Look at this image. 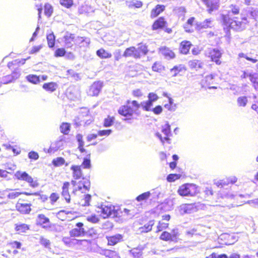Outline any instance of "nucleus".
<instances>
[{"label":"nucleus","mask_w":258,"mask_h":258,"mask_svg":"<svg viewBox=\"0 0 258 258\" xmlns=\"http://www.w3.org/2000/svg\"><path fill=\"white\" fill-rule=\"evenodd\" d=\"M159 52H160L161 55L167 59H172L176 57V54H175L173 51L166 46L161 47L159 48Z\"/></svg>","instance_id":"obj_27"},{"label":"nucleus","mask_w":258,"mask_h":258,"mask_svg":"<svg viewBox=\"0 0 258 258\" xmlns=\"http://www.w3.org/2000/svg\"><path fill=\"white\" fill-rule=\"evenodd\" d=\"M52 13V6L48 4H45L44 6V14L47 17H50Z\"/></svg>","instance_id":"obj_58"},{"label":"nucleus","mask_w":258,"mask_h":258,"mask_svg":"<svg viewBox=\"0 0 258 258\" xmlns=\"http://www.w3.org/2000/svg\"><path fill=\"white\" fill-rule=\"evenodd\" d=\"M27 81L33 84H36L40 82L39 76L36 75H29L26 77Z\"/></svg>","instance_id":"obj_43"},{"label":"nucleus","mask_w":258,"mask_h":258,"mask_svg":"<svg viewBox=\"0 0 258 258\" xmlns=\"http://www.w3.org/2000/svg\"><path fill=\"white\" fill-rule=\"evenodd\" d=\"M59 3L63 7L69 9L73 6V0H59Z\"/></svg>","instance_id":"obj_49"},{"label":"nucleus","mask_w":258,"mask_h":258,"mask_svg":"<svg viewBox=\"0 0 258 258\" xmlns=\"http://www.w3.org/2000/svg\"><path fill=\"white\" fill-rule=\"evenodd\" d=\"M203 4L206 6L207 12L209 14L218 11L219 9V2L218 0H201Z\"/></svg>","instance_id":"obj_16"},{"label":"nucleus","mask_w":258,"mask_h":258,"mask_svg":"<svg viewBox=\"0 0 258 258\" xmlns=\"http://www.w3.org/2000/svg\"><path fill=\"white\" fill-rule=\"evenodd\" d=\"M75 228L70 230L69 232V236H64L62 238V242L64 245L68 247L75 246L78 245L80 246L83 242H88L87 239H77L76 238L83 237L86 234V230L83 227V223L79 222L76 224Z\"/></svg>","instance_id":"obj_1"},{"label":"nucleus","mask_w":258,"mask_h":258,"mask_svg":"<svg viewBox=\"0 0 258 258\" xmlns=\"http://www.w3.org/2000/svg\"><path fill=\"white\" fill-rule=\"evenodd\" d=\"M171 217L169 214L162 216V219L158 222L157 226H156V231L155 232H161L168 228L169 226L170 219Z\"/></svg>","instance_id":"obj_15"},{"label":"nucleus","mask_w":258,"mask_h":258,"mask_svg":"<svg viewBox=\"0 0 258 258\" xmlns=\"http://www.w3.org/2000/svg\"><path fill=\"white\" fill-rule=\"evenodd\" d=\"M188 67H189L190 69L198 71V70L203 69L204 68V62L200 59H191L188 61Z\"/></svg>","instance_id":"obj_26"},{"label":"nucleus","mask_w":258,"mask_h":258,"mask_svg":"<svg viewBox=\"0 0 258 258\" xmlns=\"http://www.w3.org/2000/svg\"><path fill=\"white\" fill-rule=\"evenodd\" d=\"M83 43H85L86 45L89 44L88 39L84 37H77V44H78L79 46L82 47Z\"/></svg>","instance_id":"obj_55"},{"label":"nucleus","mask_w":258,"mask_h":258,"mask_svg":"<svg viewBox=\"0 0 258 258\" xmlns=\"http://www.w3.org/2000/svg\"><path fill=\"white\" fill-rule=\"evenodd\" d=\"M125 5L130 10H135L142 8L143 3L141 0H130L125 2Z\"/></svg>","instance_id":"obj_29"},{"label":"nucleus","mask_w":258,"mask_h":258,"mask_svg":"<svg viewBox=\"0 0 258 258\" xmlns=\"http://www.w3.org/2000/svg\"><path fill=\"white\" fill-rule=\"evenodd\" d=\"M179 211L181 214H190L197 211V206L196 203H185L180 205Z\"/></svg>","instance_id":"obj_20"},{"label":"nucleus","mask_w":258,"mask_h":258,"mask_svg":"<svg viewBox=\"0 0 258 258\" xmlns=\"http://www.w3.org/2000/svg\"><path fill=\"white\" fill-rule=\"evenodd\" d=\"M195 17H190L189 19H187L185 24L184 25V29L187 33H191L193 32V29L192 27L194 24Z\"/></svg>","instance_id":"obj_34"},{"label":"nucleus","mask_w":258,"mask_h":258,"mask_svg":"<svg viewBox=\"0 0 258 258\" xmlns=\"http://www.w3.org/2000/svg\"><path fill=\"white\" fill-rule=\"evenodd\" d=\"M38 153L36 152L31 151L28 153V158L31 160H36L38 159Z\"/></svg>","instance_id":"obj_63"},{"label":"nucleus","mask_w":258,"mask_h":258,"mask_svg":"<svg viewBox=\"0 0 258 258\" xmlns=\"http://www.w3.org/2000/svg\"><path fill=\"white\" fill-rule=\"evenodd\" d=\"M86 220L88 222L93 223L96 224L100 221V218L98 215L94 213L90 216H89L86 218Z\"/></svg>","instance_id":"obj_46"},{"label":"nucleus","mask_w":258,"mask_h":258,"mask_svg":"<svg viewBox=\"0 0 258 258\" xmlns=\"http://www.w3.org/2000/svg\"><path fill=\"white\" fill-rule=\"evenodd\" d=\"M132 254H133V257L134 258H143L142 256L143 253H142L141 250L138 248H133V249L132 250Z\"/></svg>","instance_id":"obj_57"},{"label":"nucleus","mask_w":258,"mask_h":258,"mask_svg":"<svg viewBox=\"0 0 258 258\" xmlns=\"http://www.w3.org/2000/svg\"><path fill=\"white\" fill-rule=\"evenodd\" d=\"M42 89L47 92H53L57 89V84L55 82L45 83L42 85Z\"/></svg>","instance_id":"obj_31"},{"label":"nucleus","mask_w":258,"mask_h":258,"mask_svg":"<svg viewBox=\"0 0 258 258\" xmlns=\"http://www.w3.org/2000/svg\"><path fill=\"white\" fill-rule=\"evenodd\" d=\"M150 196V191L145 192L137 196V198H136V200L138 202L145 201L148 199Z\"/></svg>","instance_id":"obj_47"},{"label":"nucleus","mask_w":258,"mask_h":258,"mask_svg":"<svg viewBox=\"0 0 258 258\" xmlns=\"http://www.w3.org/2000/svg\"><path fill=\"white\" fill-rule=\"evenodd\" d=\"M154 225V220H151L147 223L144 224V225L140 227L139 228V230L141 233H147L149 231H151L152 230V227Z\"/></svg>","instance_id":"obj_32"},{"label":"nucleus","mask_w":258,"mask_h":258,"mask_svg":"<svg viewBox=\"0 0 258 258\" xmlns=\"http://www.w3.org/2000/svg\"><path fill=\"white\" fill-rule=\"evenodd\" d=\"M112 133V130L111 129L99 130L98 131L97 135L99 136H108Z\"/></svg>","instance_id":"obj_61"},{"label":"nucleus","mask_w":258,"mask_h":258,"mask_svg":"<svg viewBox=\"0 0 258 258\" xmlns=\"http://www.w3.org/2000/svg\"><path fill=\"white\" fill-rule=\"evenodd\" d=\"M179 174H169L166 177V180L169 182L175 181L180 178Z\"/></svg>","instance_id":"obj_51"},{"label":"nucleus","mask_w":258,"mask_h":258,"mask_svg":"<svg viewBox=\"0 0 258 258\" xmlns=\"http://www.w3.org/2000/svg\"><path fill=\"white\" fill-rule=\"evenodd\" d=\"M148 46L143 42L137 44V47L131 46L124 50L123 56L124 57H133L135 59H140L142 56L148 53Z\"/></svg>","instance_id":"obj_3"},{"label":"nucleus","mask_w":258,"mask_h":258,"mask_svg":"<svg viewBox=\"0 0 258 258\" xmlns=\"http://www.w3.org/2000/svg\"><path fill=\"white\" fill-rule=\"evenodd\" d=\"M70 170L72 171V176L74 179V180L86 179V176L83 173L81 166L73 165L70 167Z\"/></svg>","instance_id":"obj_17"},{"label":"nucleus","mask_w":258,"mask_h":258,"mask_svg":"<svg viewBox=\"0 0 258 258\" xmlns=\"http://www.w3.org/2000/svg\"><path fill=\"white\" fill-rule=\"evenodd\" d=\"M247 101L246 98L244 96L239 97L237 99V103H238L239 106H245Z\"/></svg>","instance_id":"obj_64"},{"label":"nucleus","mask_w":258,"mask_h":258,"mask_svg":"<svg viewBox=\"0 0 258 258\" xmlns=\"http://www.w3.org/2000/svg\"><path fill=\"white\" fill-rule=\"evenodd\" d=\"M32 204L26 198L21 197L15 205L16 211L20 214L27 215L31 212Z\"/></svg>","instance_id":"obj_7"},{"label":"nucleus","mask_w":258,"mask_h":258,"mask_svg":"<svg viewBox=\"0 0 258 258\" xmlns=\"http://www.w3.org/2000/svg\"><path fill=\"white\" fill-rule=\"evenodd\" d=\"M165 11V6L161 4H157L151 11H150V18L151 19L157 18L160 15Z\"/></svg>","instance_id":"obj_21"},{"label":"nucleus","mask_w":258,"mask_h":258,"mask_svg":"<svg viewBox=\"0 0 258 258\" xmlns=\"http://www.w3.org/2000/svg\"><path fill=\"white\" fill-rule=\"evenodd\" d=\"M36 225L45 230H49L53 227V224L44 214H38L37 215Z\"/></svg>","instance_id":"obj_10"},{"label":"nucleus","mask_w":258,"mask_h":258,"mask_svg":"<svg viewBox=\"0 0 258 258\" xmlns=\"http://www.w3.org/2000/svg\"><path fill=\"white\" fill-rule=\"evenodd\" d=\"M70 123L66 122L61 123L60 125V132L64 135H68L70 132Z\"/></svg>","instance_id":"obj_37"},{"label":"nucleus","mask_w":258,"mask_h":258,"mask_svg":"<svg viewBox=\"0 0 258 258\" xmlns=\"http://www.w3.org/2000/svg\"><path fill=\"white\" fill-rule=\"evenodd\" d=\"M64 159L61 157H58L52 160V164L54 167H59L64 164Z\"/></svg>","instance_id":"obj_45"},{"label":"nucleus","mask_w":258,"mask_h":258,"mask_svg":"<svg viewBox=\"0 0 258 258\" xmlns=\"http://www.w3.org/2000/svg\"><path fill=\"white\" fill-rule=\"evenodd\" d=\"M191 42L187 40H183L179 44V52L183 55H187L189 53Z\"/></svg>","instance_id":"obj_28"},{"label":"nucleus","mask_w":258,"mask_h":258,"mask_svg":"<svg viewBox=\"0 0 258 258\" xmlns=\"http://www.w3.org/2000/svg\"><path fill=\"white\" fill-rule=\"evenodd\" d=\"M16 178L18 180L24 181L29 184V186L32 188H36L38 186V182L37 180L34 179L26 172L18 171L15 174Z\"/></svg>","instance_id":"obj_9"},{"label":"nucleus","mask_w":258,"mask_h":258,"mask_svg":"<svg viewBox=\"0 0 258 258\" xmlns=\"http://www.w3.org/2000/svg\"><path fill=\"white\" fill-rule=\"evenodd\" d=\"M39 243H40L41 245L43 247L45 248H49L50 241L48 239L41 236L40 237V239H39Z\"/></svg>","instance_id":"obj_56"},{"label":"nucleus","mask_w":258,"mask_h":258,"mask_svg":"<svg viewBox=\"0 0 258 258\" xmlns=\"http://www.w3.org/2000/svg\"><path fill=\"white\" fill-rule=\"evenodd\" d=\"M152 71L155 72L161 73L163 71L165 70V67L159 61H155L152 65Z\"/></svg>","instance_id":"obj_41"},{"label":"nucleus","mask_w":258,"mask_h":258,"mask_svg":"<svg viewBox=\"0 0 258 258\" xmlns=\"http://www.w3.org/2000/svg\"><path fill=\"white\" fill-rule=\"evenodd\" d=\"M151 30L152 31L163 30L168 34H171L172 32V28L168 27V22L163 16L159 17L154 21L153 23L151 24Z\"/></svg>","instance_id":"obj_8"},{"label":"nucleus","mask_w":258,"mask_h":258,"mask_svg":"<svg viewBox=\"0 0 258 258\" xmlns=\"http://www.w3.org/2000/svg\"><path fill=\"white\" fill-rule=\"evenodd\" d=\"M161 132H162V134L156 133V136L162 141V144H164L166 142L169 144V136L171 135L169 125L168 124H165L164 125H162Z\"/></svg>","instance_id":"obj_14"},{"label":"nucleus","mask_w":258,"mask_h":258,"mask_svg":"<svg viewBox=\"0 0 258 258\" xmlns=\"http://www.w3.org/2000/svg\"><path fill=\"white\" fill-rule=\"evenodd\" d=\"M81 168L83 169H89L91 167V164H90V160L89 158H85L83 160Z\"/></svg>","instance_id":"obj_54"},{"label":"nucleus","mask_w":258,"mask_h":258,"mask_svg":"<svg viewBox=\"0 0 258 258\" xmlns=\"http://www.w3.org/2000/svg\"><path fill=\"white\" fill-rule=\"evenodd\" d=\"M75 186L76 185V181L75 180H72L71 182L64 181L61 186V192L60 195L64 198V201L66 203L70 204L71 203V195L69 192V190L71 188V185Z\"/></svg>","instance_id":"obj_12"},{"label":"nucleus","mask_w":258,"mask_h":258,"mask_svg":"<svg viewBox=\"0 0 258 258\" xmlns=\"http://www.w3.org/2000/svg\"><path fill=\"white\" fill-rule=\"evenodd\" d=\"M95 212L100 215L102 219H108L109 218H116L118 216V210L115 209L114 206L110 204H101L97 207Z\"/></svg>","instance_id":"obj_5"},{"label":"nucleus","mask_w":258,"mask_h":258,"mask_svg":"<svg viewBox=\"0 0 258 258\" xmlns=\"http://www.w3.org/2000/svg\"><path fill=\"white\" fill-rule=\"evenodd\" d=\"M101 87H102V86L99 81L94 82L90 86L89 88L87 91L88 96L89 97H96L98 96L101 91Z\"/></svg>","instance_id":"obj_18"},{"label":"nucleus","mask_w":258,"mask_h":258,"mask_svg":"<svg viewBox=\"0 0 258 258\" xmlns=\"http://www.w3.org/2000/svg\"><path fill=\"white\" fill-rule=\"evenodd\" d=\"M208 57L216 64L221 65V61L220 59L221 57V52L219 50L215 48L210 50L208 52Z\"/></svg>","instance_id":"obj_19"},{"label":"nucleus","mask_w":258,"mask_h":258,"mask_svg":"<svg viewBox=\"0 0 258 258\" xmlns=\"http://www.w3.org/2000/svg\"><path fill=\"white\" fill-rule=\"evenodd\" d=\"M63 42H64V44L66 48H72L75 42H76L74 34H66L63 37Z\"/></svg>","instance_id":"obj_30"},{"label":"nucleus","mask_w":258,"mask_h":258,"mask_svg":"<svg viewBox=\"0 0 258 258\" xmlns=\"http://www.w3.org/2000/svg\"><path fill=\"white\" fill-rule=\"evenodd\" d=\"M49 201H50V204H51V205H54V204L56 203L59 199V194L52 192L50 195H49Z\"/></svg>","instance_id":"obj_50"},{"label":"nucleus","mask_w":258,"mask_h":258,"mask_svg":"<svg viewBox=\"0 0 258 258\" xmlns=\"http://www.w3.org/2000/svg\"><path fill=\"white\" fill-rule=\"evenodd\" d=\"M237 181V178L235 177L234 176H231L228 178H226V181H223V183L222 182H218L217 183V185L218 186H223L225 185H228L229 184H234Z\"/></svg>","instance_id":"obj_39"},{"label":"nucleus","mask_w":258,"mask_h":258,"mask_svg":"<svg viewBox=\"0 0 258 258\" xmlns=\"http://www.w3.org/2000/svg\"><path fill=\"white\" fill-rule=\"evenodd\" d=\"M141 104L136 100H127L125 104L121 106L117 110V113L120 116L125 118L124 120H130L133 118V115H139V109Z\"/></svg>","instance_id":"obj_2"},{"label":"nucleus","mask_w":258,"mask_h":258,"mask_svg":"<svg viewBox=\"0 0 258 258\" xmlns=\"http://www.w3.org/2000/svg\"><path fill=\"white\" fill-rule=\"evenodd\" d=\"M179 233L175 229L171 230L169 232L166 231H162L160 236H159V239L165 242H169L176 243L179 240Z\"/></svg>","instance_id":"obj_11"},{"label":"nucleus","mask_w":258,"mask_h":258,"mask_svg":"<svg viewBox=\"0 0 258 258\" xmlns=\"http://www.w3.org/2000/svg\"><path fill=\"white\" fill-rule=\"evenodd\" d=\"M24 195L26 196H33L38 197V199H39V200H40L41 202L42 203H45L48 200V197H47L46 195L41 194L38 191L31 193H24Z\"/></svg>","instance_id":"obj_36"},{"label":"nucleus","mask_w":258,"mask_h":258,"mask_svg":"<svg viewBox=\"0 0 258 258\" xmlns=\"http://www.w3.org/2000/svg\"><path fill=\"white\" fill-rule=\"evenodd\" d=\"M97 56L101 59H106L112 57V54L103 48H100L96 51Z\"/></svg>","instance_id":"obj_35"},{"label":"nucleus","mask_w":258,"mask_h":258,"mask_svg":"<svg viewBox=\"0 0 258 258\" xmlns=\"http://www.w3.org/2000/svg\"><path fill=\"white\" fill-rule=\"evenodd\" d=\"M249 80L252 83L254 88H256L258 87V75L257 73H250Z\"/></svg>","instance_id":"obj_42"},{"label":"nucleus","mask_w":258,"mask_h":258,"mask_svg":"<svg viewBox=\"0 0 258 258\" xmlns=\"http://www.w3.org/2000/svg\"><path fill=\"white\" fill-rule=\"evenodd\" d=\"M114 121H115V117L113 116L108 115L104 118L103 127H108L113 125Z\"/></svg>","instance_id":"obj_38"},{"label":"nucleus","mask_w":258,"mask_h":258,"mask_svg":"<svg viewBox=\"0 0 258 258\" xmlns=\"http://www.w3.org/2000/svg\"><path fill=\"white\" fill-rule=\"evenodd\" d=\"M132 95L134 98H141L143 96V93L141 89L137 88L132 91Z\"/></svg>","instance_id":"obj_52"},{"label":"nucleus","mask_w":258,"mask_h":258,"mask_svg":"<svg viewBox=\"0 0 258 258\" xmlns=\"http://www.w3.org/2000/svg\"><path fill=\"white\" fill-rule=\"evenodd\" d=\"M16 78V77H15L12 75H8L3 78V81L1 83L3 84H7L9 83H12Z\"/></svg>","instance_id":"obj_53"},{"label":"nucleus","mask_w":258,"mask_h":258,"mask_svg":"<svg viewBox=\"0 0 258 258\" xmlns=\"http://www.w3.org/2000/svg\"><path fill=\"white\" fill-rule=\"evenodd\" d=\"M22 244L18 241H11L6 246V251L10 254H16L18 253L17 249H20Z\"/></svg>","instance_id":"obj_22"},{"label":"nucleus","mask_w":258,"mask_h":258,"mask_svg":"<svg viewBox=\"0 0 258 258\" xmlns=\"http://www.w3.org/2000/svg\"><path fill=\"white\" fill-rule=\"evenodd\" d=\"M102 255L106 258H119L118 253L113 250L104 249L102 250Z\"/></svg>","instance_id":"obj_33"},{"label":"nucleus","mask_w":258,"mask_h":258,"mask_svg":"<svg viewBox=\"0 0 258 258\" xmlns=\"http://www.w3.org/2000/svg\"><path fill=\"white\" fill-rule=\"evenodd\" d=\"M153 101H146L145 102H143L141 104H144V105H142L143 109L146 111H149L150 110V108L152 106V103Z\"/></svg>","instance_id":"obj_59"},{"label":"nucleus","mask_w":258,"mask_h":258,"mask_svg":"<svg viewBox=\"0 0 258 258\" xmlns=\"http://www.w3.org/2000/svg\"><path fill=\"white\" fill-rule=\"evenodd\" d=\"M46 40H47L48 47L53 48L55 45V36L52 32L46 35Z\"/></svg>","instance_id":"obj_40"},{"label":"nucleus","mask_w":258,"mask_h":258,"mask_svg":"<svg viewBox=\"0 0 258 258\" xmlns=\"http://www.w3.org/2000/svg\"><path fill=\"white\" fill-rule=\"evenodd\" d=\"M24 193H30L27 191H23V192H18V191H15L14 190L10 192V193L7 195V198L9 199L10 200H13L19 197L20 196L22 195H24Z\"/></svg>","instance_id":"obj_44"},{"label":"nucleus","mask_w":258,"mask_h":258,"mask_svg":"<svg viewBox=\"0 0 258 258\" xmlns=\"http://www.w3.org/2000/svg\"><path fill=\"white\" fill-rule=\"evenodd\" d=\"M186 71V67L184 64H180L175 65L169 70V73L171 74L172 77H175L180 75L181 74Z\"/></svg>","instance_id":"obj_23"},{"label":"nucleus","mask_w":258,"mask_h":258,"mask_svg":"<svg viewBox=\"0 0 258 258\" xmlns=\"http://www.w3.org/2000/svg\"><path fill=\"white\" fill-rule=\"evenodd\" d=\"M14 230L19 235H22L30 230V225L26 223H17L14 224Z\"/></svg>","instance_id":"obj_25"},{"label":"nucleus","mask_w":258,"mask_h":258,"mask_svg":"<svg viewBox=\"0 0 258 258\" xmlns=\"http://www.w3.org/2000/svg\"><path fill=\"white\" fill-rule=\"evenodd\" d=\"M241 21L237 20V17L232 19L228 14H223L221 16V23L224 29L229 31L231 29L239 31L243 27V21H246V17L241 18Z\"/></svg>","instance_id":"obj_4"},{"label":"nucleus","mask_w":258,"mask_h":258,"mask_svg":"<svg viewBox=\"0 0 258 258\" xmlns=\"http://www.w3.org/2000/svg\"><path fill=\"white\" fill-rule=\"evenodd\" d=\"M106 239L107 240V245L113 246L122 241L123 236L120 234H116L106 236Z\"/></svg>","instance_id":"obj_24"},{"label":"nucleus","mask_w":258,"mask_h":258,"mask_svg":"<svg viewBox=\"0 0 258 258\" xmlns=\"http://www.w3.org/2000/svg\"><path fill=\"white\" fill-rule=\"evenodd\" d=\"M42 48V45H35L31 48L29 51L30 54H33L38 53Z\"/></svg>","instance_id":"obj_62"},{"label":"nucleus","mask_w":258,"mask_h":258,"mask_svg":"<svg viewBox=\"0 0 258 258\" xmlns=\"http://www.w3.org/2000/svg\"><path fill=\"white\" fill-rule=\"evenodd\" d=\"M217 80V75L214 73L207 75L201 80V85L203 88L216 89L217 87L213 85Z\"/></svg>","instance_id":"obj_13"},{"label":"nucleus","mask_w":258,"mask_h":258,"mask_svg":"<svg viewBox=\"0 0 258 258\" xmlns=\"http://www.w3.org/2000/svg\"><path fill=\"white\" fill-rule=\"evenodd\" d=\"M230 12L233 15H238L239 13V6L236 5L231 4L230 5Z\"/></svg>","instance_id":"obj_60"},{"label":"nucleus","mask_w":258,"mask_h":258,"mask_svg":"<svg viewBox=\"0 0 258 258\" xmlns=\"http://www.w3.org/2000/svg\"><path fill=\"white\" fill-rule=\"evenodd\" d=\"M66 54V51L64 48L60 47L58 48L55 50L54 53H53V56L55 57H63Z\"/></svg>","instance_id":"obj_48"},{"label":"nucleus","mask_w":258,"mask_h":258,"mask_svg":"<svg viewBox=\"0 0 258 258\" xmlns=\"http://www.w3.org/2000/svg\"><path fill=\"white\" fill-rule=\"evenodd\" d=\"M177 192L179 196L182 197H194L199 194V187L195 183H184L178 187Z\"/></svg>","instance_id":"obj_6"}]
</instances>
